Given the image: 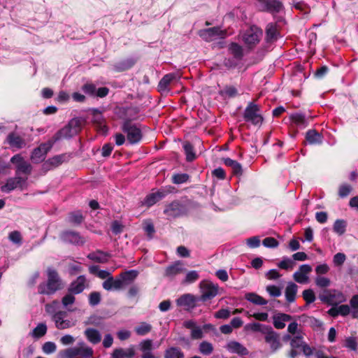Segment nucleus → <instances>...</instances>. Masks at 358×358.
Masks as SVG:
<instances>
[{
    "instance_id": "cd10ccee",
    "label": "nucleus",
    "mask_w": 358,
    "mask_h": 358,
    "mask_svg": "<svg viewBox=\"0 0 358 358\" xmlns=\"http://www.w3.org/2000/svg\"><path fill=\"white\" fill-rule=\"evenodd\" d=\"M271 328L259 322H251L245 325L244 329L246 331L266 333Z\"/></svg>"
},
{
    "instance_id": "f03ea898",
    "label": "nucleus",
    "mask_w": 358,
    "mask_h": 358,
    "mask_svg": "<svg viewBox=\"0 0 358 358\" xmlns=\"http://www.w3.org/2000/svg\"><path fill=\"white\" fill-rule=\"evenodd\" d=\"M80 130V122L77 118L70 120L69 124L58 131L52 137V141L56 143L62 138H69L76 135Z\"/></svg>"
},
{
    "instance_id": "9d476101",
    "label": "nucleus",
    "mask_w": 358,
    "mask_h": 358,
    "mask_svg": "<svg viewBox=\"0 0 358 358\" xmlns=\"http://www.w3.org/2000/svg\"><path fill=\"white\" fill-rule=\"evenodd\" d=\"M199 35L204 41L210 42L224 38L226 32L221 30L219 27H212L200 30Z\"/></svg>"
},
{
    "instance_id": "412c9836",
    "label": "nucleus",
    "mask_w": 358,
    "mask_h": 358,
    "mask_svg": "<svg viewBox=\"0 0 358 358\" xmlns=\"http://www.w3.org/2000/svg\"><path fill=\"white\" fill-rule=\"evenodd\" d=\"M292 316L285 313H277L273 317V326L278 329H283L286 322L292 320Z\"/></svg>"
},
{
    "instance_id": "37998d69",
    "label": "nucleus",
    "mask_w": 358,
    "mask_h": 358,
    "mask_svg": "<svg viewBox=\"0 0 358 358\" xmlns=\"http://www.w3.org/2000/svg\"><path fill=\"white\" fill-rule=\"evenodd\" d=\"M350 308L353 318H358V294L352 296L350 300Z\"/></svg>"
},
{
    "instance_id": "69168bd1",
    "label": "nucleus",
    "mask_w": 358,
    "mask_h": 358,
    "mask_svg": "<svg viewBox=\"0 0 358 358\" xmlns=\"http://www.w3.org/2000/svg\"><path fill=\"white\" fill-rule=\"evenodd\" d=\"M315 284L320 287H327L330 285L331 281L328 278L323 276H317L315 278Z\"/></svg>"
},
{
    "instance_id": "dca6fc26",
    "label": "nucleus",
    "mask_w": 358,
    "mask_h": 358,
    "mask_svg": "<svg viewBox=\"0 0 358 358\" xmlns=\"http://www.w3.org/2000/svg\"><path fill=\"white\" fill-rule=\"evenodd\" d=\"M61 239L66 243H70L76 245H83L85 239L80 236L78 233L67 231L61 234Z\"/></svg>"
},
{
    "instance_id": "f3484780",
    "label": "nucleus",
    "mask_w": 358,
    "mask_h": 358,
    "mask_svg": "<svg viewBox=\"0 0 358 358\" xmlns=\"http://www.w3.org/2000/svg\"><path fill=\"white\" fill-rule=\"evenodd\" d=\"M86 278L85 275L78 276L76 280L73 281L69 288L68 291L71 294H80L85 288Z\"/></svg>"
},
{
    "instance_id": "473e14b6",
    "label": "nucleus",
    "mask_w": 358,
    "mask_h": 358,
    "mask_svg": "<svg viewBox=\"0 0 358 358\" xmlns=\"http://www.w3.org/2000/svg\"><path fill=\"white\" fill-rule=\"evenodd\" d=\"M163 196L164 194L159 192L151 193L145 197L143 203L147 206H152L158 201H159L163 197Z\"/></svg>"
},
{
    "instance_id": "f704fd0d",
    "label": "nucleus",
    "mask_w": 358,
    "mask_h": 358,
    "mask_svg": "<svg viewBox=\"0 0 358 358\" xmlns=\"http://www.w3.org/2000/svg\"><path fill=\"white\" fill-rule=\"evenodd\" d=\"M47 332V326L44 323H39L33 330L30 332V335L34 338H39L43 336Z\"/></svg>"
},
{
    "instance_id": "3c124183",
    "label": "nucleus",
    "mask_w": 358,
    "mask_h": 358,
    "mask_svg": "<svg viewBox=\"0 0 358 358\" xmlns=\"http://www.w3.org/2000/svg\"><path fill=\"white\" fill-rule=\"evenodd\" d=\"M43 352L46 355L54 353L57 350V345L54 342H45L42 347Z\"/></svg>"
},
{
    "instance_id": "72a5a7b5",
    "label": "nucleus",
    "mask_w": 358,
    "mask_h": 358,
    "mask_svg": "<svg viewBox=\"0 0 358 358\" xmlns=\"http://www.w3.org/2000/svg\"><path fill=\"white\" fill-rule=\"evenodd\" d=\"M87 257L96 262L105 263L108 261V255L101 251H96L95 252L89 254Z\"/></svg>"
},
{
    "instance_id": "bf43d9fd",
    "label": "nucleus",
    "mask_w": 358,
    "mask_h": 358,
    "mask_svg": "<svg viewBox=\"0 0 358 358\" xmlns=\"http://www.w3.org/2000/svg\"><path fill=\"white\" fill-rule=\"evenodd\" d=\"M75 301H76V298L74 296V294L69 292V294H66L62 298V303L64 308H68V306L73 304Z\"/></svg>"
},
{
    "instance_id": "13d9d810",
    "label": "nucleus",
    "mask_w": 358,
    "mask_h": 358,
    "mask_svg": "<svg viewBox=\"0 0 358 358\" xmlns=\"http://www.w3.org/2000/svg\"><path fill=\"white\" fill-rule=\"evenodd\" d=\"M101 301V294L98 292H93L89 296V303L92 306H97Z\"/></svg>"
},
{
    "instance_id": "bb28decb",
    "label": "nucleus",
    "mask_w": 358,
    "mask_h": 358,
    "mask_svg": "<svg viewBox=\"0 0 358 358\" xmlns=\"http://www.w3.org/2000/svg\"><path fill=\"white\" fill-rule=\"evenodd\" d=\"M195 298L190 294L182 295L176 300V303L178 306L189 308L194 306L195 303Z\"/></svg>"
},
{
    "instance_id": "4c0bfd02",
    "label": "nucleus",
    "mask_w": 358,
    "mask_h": 358,
    "mask_svg": "<svg viewBox=\"0 0 358 358\" xmlns=\"http://www.w3.org/2000/svg\"><path fill=\"white\" fill-rule=\"evenodd\" d=\"M224 163L225 165L231 167L235 174L240 175L242 173L241 165L236 161L230 158H225L224 159Z\"/></svg>"
},
{
    "instance_id": "4be33fe9",
    "label": "nucleus",
    "mask_w": 358,
    "mask_h": 358,
    "mask_svg": "<svg viewBox=\"0 0 358 358\" xmlns=\"http://www.w3.org/2000/svg\"><path fill=\"white\" fill-rule=\"evenodd\" d=\"M265 341L269 345L272 352H275L281 346L278 336L273 331H268L265 336Z\"/></svg>"
},
{
    "instance_id": "864d4df0",
    "label": "nucleus",
    "mask_w": 358,
    "mask_h": 358,
    "mask_svg": "<svg viewBox=\"0 0 358 358\" xmlns=\"http://www.w3.org/2000/svg\"><path fill=\"white\" fill-rule=\"evenodd\" d=\"M293 122L299 126L305 127L306 125L305 116L301 113L292 114L290 117Z\"/></svg>"
},
{
    "instance_id": "0eeeda50",
    "label": "nucleus",
    "mask_w": 358,
    "mask_h": 358,
    "mask_svg": "<svg viewBox=\"0 0 358 358\" xmlns=\"http://www.w3.org/2000/svg\"><path fill=\"white\" fill-rule=\"evenodd\" d=\"M55 142L52 139L46 143H41L35 148L31 155V159L34 163L38 164L44 161L47 153L50 150Z\"/></svg>"
},
{
    "instance_id": "09e8293b",
    "label": "nucleus",
    "mask_w": 358,
    "mask_h": 358,
    "mask_svg": "<svg viewBox=\"0 0 358 358\" xmlns=\"http://www.w3.org/2000/svg\"><path fill=\"white\" fill-rule=\"evenodd\" d=\"M83 220V216L79 211L73 212L69 214L68 221L73 224H80Z\"/></svg>"
},
{
    "instance_id": "a19ab883",
    "label": "nucleus",
    "mask_w": 358,
    "mask_h": 358,
    "mask_svg": "<svg viewBox=\"0 0 358 358\" xmlns=\"http://www.w3.org/2000/svg\"><path fill=\"white\" fill-rule=\"evenodd\" d=\"M295 266V262L287 257H283L282 260L278 264V266L281 269L291 270Z\"/></svg>"
},
{
    "instance_id": "5701e85b",
    "label": "nucleus",
    "mask_w": 358,
    "mask_h": 358,
    "mask_svg": "<svg viewBox=\"0 0 358 358\" xmlns=\"http://www.w3.org/2000/svg\"><path fill=\"white\" fill-rule=\"evenodd\" d=\"M185 271L184 264L181 262H176L173 264L168 266L165 270V275L169 278H173Z\"/></svg>"
},
{
    "instance_id": "c03bdc74",
    "label": "nucleus",
    "mask_w": 358,
    "mask_h": 358,
    "mask_svg": "<svg viewBox=\"0 0 358 358\" xmlns=\"http://www.w3.org/2000/svg\"><path fill=\"white\" fill-rule=\"evenodd\" d=\"M199 350L203 355H210L213 352V346L208 341H203L199 344Z\"/></svg>"
},
{
    "instance_id": "b1692460",
    "label": "nucleus",
    "mask_w": 358,
    "mask_h": 358,
    "mask_svg": "<svg viewBox=\"0 0 358 358\" xmlns=\"http://www.w3.org/2000/svg\"><path fill=\"white\" fill-rule=\"evenodd\" d=\"M84 334L87 341L92 344H97L101 340V333L96 329L87 328L85 330Z\"/></svg>"
},
{
    "instance_id": "1a4fd4ad",
    "label": "nucleus",
    "mask_w": 358,
    "mask_h": 358,
    "mask_svg": "<svg viewBox=\"0 0 358 358\" xmlns=\"http://www.w3.org/2000/svg\"><path fill=\"white\" fill-rule=\"evenodd\" d=\"M122 130L127 134V140L131 144L138 143L142 138L141 130L135 124L125 122Z\"/></svg>"
},
{
    "instance_id": "6e6552de",
    "label": "nucleus",
    "mask_w": 358,
    "mask_h": 358,
    "mask_svg": "<svg viewBox=\"0 0 358 358\" xmlns=\"http://www.w3.org/2000/svg\"><path fill=\"white\" fill-rule=\"evenodd\" d=\"M52 320L58 329H66L74 327L76 320L67 318V313L64 311H58L52 315Z\"/></svg>"
},
{
    "instance_id": "5fc2aeb1",
    "label": "nucleus",
    "mask_w": 358,
    "mask_h": 358,
    "mask_svg": "<svg viewBox=\"0 0 358 358\" xmlns=\"http://www.w3.org/2000/svg\"><path fill=\"white\" fill-rule=\"evenodd\" d=\"M139 348H140L141 351L143 353L149 352V351H152L153 349L152 341L150 339H145V340L142 341L139 343Z\"/></svg>"
},
{
    "instance_id": "2f4dec72",
    "label": "nucleus",
    "mask_w": 358,
    "mask_h": 358,
    "mask_svg": "<svg viewBox=\"0 0 358 358\" xmlns=\"http://www.w3.org/2000/svg\"><path fill=\"white\" fill-rule=\"evenodd\" d=\"M65 155H56L50 158L44 163V166L50 169L51 167H56L62 164L66 160Z\"/></svg>"
},
{
    "instance_id": "f257e3e1",
    "label": "nucleus",
    "mask_w": 358,
    "mask_h": 358,
    "mask_svg": "<svg viewBox=\"0 0 358 358\" xmlns=\"http://www.w3.org/2000/svg\"><path fill=\"white\" fill-rule=\"evenodd\" d=\"M48 281L46 283H41L38 286V292L42 294L51 295L62 287V280L57 271L48 268L47 270Z\"/></svg>"
},
{
    "instance_id": "e2e57ef3",
    "label": "nucleus",
    "mask_w": 358,
    "mask_h": 358,
    "mask_svg": "<svg viewBox=\"0 0 358 358\" xmlns=\"http://www.w3.org/2000/svg\"><path fill=\"white\" fill-rule=\"evenodd\" d=\"M352 191V187L351 185L348 184H343L340 186L338 189V195L341 198L346 197L350 194V193Z\"/></svg>"
},
{
    "instance_id": "7c9ffc66",
    "label": "nucleus",
    "mask_w": 358,
    "mask_h": 358,
    "mask_svg": "<svg viewBox=\"0 0 358 358\" xmlns=\"http://www.w3.org/2000/svg\"><path fill=\"white\" fill-rule=\"evenodd\" d=\"M78 355L82 358H92L94 351L91 347L86 345L84 343H79V347H77Z\"/></svg>"
},
{
    "instance_id": "a878e982",
    "label": "nucleus",
    "mask_w": 358,
    "mask_h": 358,
    "mask_svg": "<svg viewBox=\"0 0 358 358\" xmlns=\"http://www.w3.org/2000/svg\"><path fill=\"white\" fill-rule=\"evenodd\" d=\"M7 142L11 147L17 149H21L26 146L25 141L14 133H11L7 136Z\"/></svg>"
},
{
    "instance_id": "9b49d317",
    "label": "nucleus",
    "mask_w": 358,
    "mask_h": 358,
    "mask_svg": "<svg viewBox=\"0 0 358 358\" xmlns=\"http://www.w3.org/2000/svg\"><path fill=\"white\" fill-rule=\"evenodd\" d=\"M26 180L27 179H24L18 176L10 178L6 180L5 185L1 187V191L3 192L8 193L17 187L23 189L26 186Z\"/></svg>"
},
{
    "instance_id": "49530a36",
    "label": "nucleus",
    "mask_w": 358,
    "mask_h": 358,
    "mask_svg": "<svg viewBox=\"0 0 358 358\" xmlns=\"http://www.w3.org/2000/svg\"><path fill=\"white\" fill-rule=\"evenodd\" d=\"M266 291L272 297H279L282 294V287L275 285H267Z\"/></svg>"
},
{
    "instance_id": "ddd939ff",
    "label": "nucleus",
    "mask_w": 358,
    "mask_h": 358,
    "mask_svg": "<svg viewBox=\"0 0 358 358\" xmlns=\"http://www.w3.org/2000/svg\"><path fill=\"white\" fill-rule=\"evenodd\" d=\"M10 162L16 166V173L29 174L32 167L29 163L24 160V158L19 154L11 157Z\"/></svg>"
},
{
    "instance_id": "39448f33",
    "label": "nucleus",
    "mask_w": 358,
    "mask_h": 358,
    "mask_svg": "<svg viewBox=\"0 0 358 358\" xmlns=\"http://www.w3.org/2000/svg\"><path fill=\"white\" fill-rule=\"evenodd\" d=\"M320 299L330 305H338L347 300L345 294L336 289H326L320 295Z\"/></svg>"
},
{
    "instance_id": "a211bd4d",
    "label": "nucleus",
    "mask_w": 358,
    "mask_h": 358,
    "mask_svg": "<svg viewBox=\"0 0 358 358\" xmlns=\"http://www.w3.org/2000/svg\"><path fill=\"white\" fill-rule=\"evenodd\" d=\"M225 348L230 353L241 356L247 355L249 353L248 349L243 345L236 341H229Z\"/></svg>"
},
{
    "instance_id": "6ab92c4d",
    "label": "nucleus",
    "mask_w": 358,
    "mask_h": 358,
    "mask_svg": "<svg viewBox=\"0 0 358 358\" xmlns=\"http://www.w3.org/2000/svg\"><path fill=\"white\" fill-rule=\"evenodd\" d=\"M136 355L135 347L130 345L128 348H115L111 354V358H133Z\"/></svg>"
},
{
    "instance_id": "79ce46f5",
    "label": "nucleus",
    "mask_w": 358,
    "mask_h": 358,
    "mask_svg": "<svg viewBox=\"0 0 358 358\" xmlns=\"http://www.w3.org/2000/svg\"><path fill=\"white\" fill-rule=\"evenodd\" d=\"M138 275V272L135 270H131L124 272L120 275V280H123V287L127 282L134 280Z\"/></svg>"
},
{
    "instance_id": "423d86ee",
    "label": "nucleus",
    "mask_w": 358,
    "mask_h": 358,
    "mask_svg": "<svg viewBox=\"0 0 358 358\" xmlns=\"http://www.w3.org/2000/svg\"><path fill=\"white\" fill-rule=\"evenodd\" d=\"M243 117L246 122H250L255 125L261 124L263 121L259 106L252 102L245 108Z\"/></svg>"
},
{
    "instance_id": "58836bf2",
    "label": "nucleus",
    "mask_w": 358,
    "mask_h": 358,
    "mask_svg": "<svg viewBox=\"0 0 358 358\" xmlns=\"http://www.w3.org/2000/svg\"><path fill=\"white\" fill-rule=\"evenodd\" d=\"M78 356L77 347L69 348L59 353V358H75Z\"/></svg>"
},
{
    "instance_id": "c756f323",
    "label": "nucleus",
    "mask_w": 358,
    "mask_h": 358,
    "mask_svg": "<svg viewBox=\"0 0 358 358\" xmlns=\"http://www.w3.org/2000/svg\"><path fill=\"white\" fill-rule=\"evenodd\" d=\"M306 138L310 144H320L322 142V136L315 130L308 131Z\"/></svg>"
},
{
    "instance_id": "aec40b11",
    "label": "nucleus",
    "mask_w": 358,
    "mask_h": 358,
    "mask_svg": "<svg viewBox=\"0 0 358 358\" xmlns=\"http://www.w3.org/2000/svg\"><path fill=\"white\" fill-rule=\"evenodd\" d=\"M103 288L107 291L120 290L123 288V280L113 276L109 277L102 284Z\"/></svg>"
},
{
    "instance_id": "c9c22d12",
    "label": "nucleus",
    "mask_w": 358,
    "mask_h": 358,
    "mask_svg": "<svg viewBox=\"0 0 358 358\" xmlns=\"http://www.w3.org/2000/svg\"><path fill=\"white\" fill-rule=\"evenodd\" d=\"M229 51L236 59H241L243 55V48L236 43H231L229 45Z\"/></svg>"
},
{
    "instance_id": "20e7f679",
    "label": "nucleus",
    "mask_w": 358,
    "mask_h": 358,
    "mask_svg": "<svg viewBox=\"0 0 358 358\" xmlns=\"http://www.w3.org/2000/svg\"><path fill=\"white\" fill-rule=\"evenodd\" d=\"M262 37V31L256 26H252L245 30L241 36L244 44L249 48L257 45Z\"/></svg>"
},
{
    "instance_id": "6e6d98bb",
    "label": "nucleus",
    "mask_w": 358,
    "mask_h": 358,
    "mask_svg": "<svg viewBox=\"0 0 358 358\" xmlns=\"http://www.w3.org/2000/svg\"><path fill=\"white\" fill-rule=\"evenodd\" d=\"M199 275L197 271H189L186 274V276H185V278L183 282L186 283V284H190V283L194 282L195 281H196L199 279Z\"/></svg>"
},
{
    "instance_id": "603ef678",
    "label": "nucleus",
    "mask_w": 358,
    "mask_h": 358,
    "mask_svg": "<svg viewBox=\"0 0 358 358\" xmlns=\"http://www.w3.org/2000/svg\"><path fill=\"white\" fill-rule=\"evenodd\" d=\"M83 91L88 96L95 97L96 87L92 83H86L82 87Z\"/></svg>"
},
{
    "instance_id": "ea45409f",
    "label": "nucleus",
    "mask_w": 358,
    "mask_h": 358,
    "mask_svg": "<svg viewBox=\"0 0 358 358\" xmlns=\"http://www.w3.org/2000/svg\"><path fill=\"white\" fill-rule=\"evenodd\" d=\"M152 329V326L147 322H141L135 327L136 333L139 336H145Z\"/></svg>"
},
{
    "instance_id": "774afa93",
    "label": "nucleus",
    "mask_w": 358,
    "mask_h": 358,
    "mask_svg": "<svg viewBox=\"0 0 358 358\" xmlns=\"http://www.w3.org/2000/svg\"><path fill=\"white\" fill-rule=\"evenodd\" d=\"M9 240L13 243L20 245L22 243V236L19 231H14L10 233L8 236Z\"/></svg>"
},
{
    "instance_id": "de8ad7c7",
    "label": "nucleus",
    "mask_w": 358,
    "mask_h": 358,
    "mask_svg": "<svg viewBox=\"0 0 358 358\" xmlns=\"http://www.w3.org/2000/svg\"><path fill=\"white\" fill-rule=\"evenodd\" d=\"M183 148L186 155V159L187 161L191 162L196 157L195 153L194 152V148L191 143L185 142L183 144Z\"/></svg>"
},
{
    "instance_id": "a18cd8bd",
    "label": "nucleus",
    "mask_w": 358,
    "mask_h": 358,
    "mask_svg": "<svg viewBox=\"0 0 358 358\" xmlns=\"http://www.w3.org/2000/svg\"><path fill=\"white\" fill-rule=\"evenodd\" d=\"M164 358H184V355L180 349L171 348L166 351Z\"/></svg>"
},
{
    "instance_id": "4468645a",
    "label": "nucleus",
    "mask_w": 358,
    "mask_h": 358,
    "mask_svg": "<svg viewBox=\"0 0 358 358\" xmlns=\"http://www.w3.org/2000/svg\"><path fill=\"white\" fill-rule=\"evenodd\" d=\"M180 76L177 73H171L165 75L159 81L158 85L159 91L164 92L169 91V85L172 83H179Z\"/></svg>"
},
{
    "instance_id": "393cba45",
    "label": "nucleus",
    "mask_w": 358,
    "mask_h": 358,
    "mask_svg": "<svg viewBox=\"0 0 358 358\" xmlns=\"http://www.w3.org/2000/svg\"><path fill=\"white\" fill-rule=\"evenodd\" d=\"M298 291V287L297 285L292 282H289L287 283V285L285 288V296L286 301L289 303H293L294 302L296 299V293Z\"/></svg>"
},
{
    "instance_id": "c85d7f7f",
    "label": "nucleus",
    "mask_w": 358,
    "mask_h": 358,
    "mask_svg": "<svg viewBox=\"0 0 358 358\" xmlns=\"http://www.w3.org/2000/svg\"><path fill=\"white\" fill-rule=\"evenodd\" d=\"M245 299L255 305L264 306L268 303L266 299L254 292L246 293L245 294Z\"/></svg>"
},
{
    "instance_id": "f8f14e48",
    "label": "nucleus",
    "mask_w": 358,
    "mask_h": 358,
    "mask_svg": "<svg viewBox=\"0 0 358 358\" xmlns=\"http://www.w3.org/2000/svg\"><path fill=\"white\" fill-rule=\"evenodd\" d=\"M257 7L262 11L279 12L282 4L278 0H257Z\"/></svg>"
},
{
    "instance_id": "338daca9",
    "label": "nucleus",
    "mask_w": 358,
    "mask_h": 358,
    "mask_svg": "<svg viewBox=\"0 0 358 358\" xmlns=\"http://www.w3.org/2000/svg\"><path fill=\"white\" fill-rule=\"evenodd\" d=\"M346 256L344 253L338 252L333 257V263L335 266H341L345 261Z\"/></svg>"
},
{
    "instance_id": "680f3d73",
    "label": "nucleus",
    "mask_w": 358,
    "mask_h": 358,
    "mask_svg": "<svg viewBox=\"0 0 358 358\" xmlns=\"http://www.w3.org/2000/svg\"><path fill=\"white\" fill-rule=\"evenodd\" d=\"M262 244L266 248H275L278 246L279 243L275 238L273 237H267L264 239Z\"/></svg>"
},
{
    "instance_id": "7ed1b4c3",
    "label": "nucleus",
    "mask_w": 358,
    "mask_h": 358,
    "mask_svg": "<svg viewBox=\"0 0 358 358\" xmlns=\"http://www.w3.org/2000/svg\"><path fill=\"white\" fill-rule=\"evenodd\" d=\"M201 296L199 301H207L219 294V286L210 280H202L199 283Z\"/></svg>"
},
{
    "instance_id": "4d7b16f0",
    "label": "nucleus",
    "mask_w": 358,
    "mask_h": 358,
    "mask_svg": "<svg viewBox=\"0 0 358 358\" xmlns=\"http://www.w3.org/2000/svg\"><path fill=\"white\" fill-rule=\"evenodd\" d=\"M189 176L186 173H177L173 176L172 180L174 184H182L187 182Z\"/></svg>"
},
{
    "instance_id": "8fccbe9b",
    "label": "nucleus",
    "mask_w": 358,
    "mask_h": 358,
    "mask_svg": "<svg viewBox=\"0 0 358 358\" xmlns=\"http://www.w3.org/2000/svg\"><path fill=\"white\" fill-rule=\"evenodd\" d=\"M278 31L275 27L272 24H268L266 27V37L268 40L272 41L277 38Z\"/></svg>"
},
{
    "instance_id": "052dcab7",
    "label": "nucleus",
    "mask_w": 358,
    "mask_h": 358,
    "mask_svg": "<svg viewBox=\"0 0 358 358\" xmlns=\"http://www.w3.org/2000/svg\"><path fill=\"white\" fill-rule=\"evenodd\" d=\"M303 297L307 303H311L315 300V295L314 292L310 289H305L303 293Z\"/></svg>"
},
{
    "instance_id": "e433bc0d",
    "label": "nucleus",
    "mask_w": 358,
    "mask_h": 358,
    "mask_svg": "<svg viewBox=\"0 0 358 358\" xmlns=\"http://www.w3.org/2000/svg\"><path fill=\"white\" fill-rule=\"evenodd\" d=\"M346 222L343 220H336L333 226L334 231L338 236H342L346 230Z\"/></svg>"
},
{
    "instance_id": "0e129e2a",
    "label": "nucleus",
    "mask_w": 358,
    "mask_h": 358,
    "mask_svg": "<svg viewBox=\"0 0 358 358\" xmlns=\"http://www.w3.org/2000/svg\"><path fill=\"white\" fill-rule=\"evenodd\" d=\"M245 243L250 248H257L260 245V238L259 236H252L247 238Z\"/></svg>"
},
{
    "instance_id": "2eb2a0df",
    "label": "nucleus",
    "mask_w": 358,
    "mask_h": 358,
    "mask_svg": "<svg viewBox=\"0 0 358 358\" xmlns=\"http://www.w3.org/2000/svg\"><path fill=\"white\" fill-rule=\"evenodd\" d=\"M312 271V267L309 264H303L300 266L298 271L293 274L294 280L300 284H307L309 282V273Z\"/></svg>"
}]
</instances>
